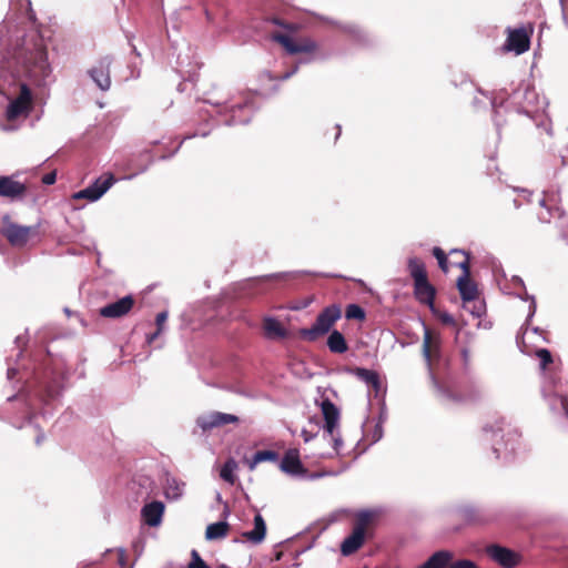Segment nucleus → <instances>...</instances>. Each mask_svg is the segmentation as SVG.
I'll list each match as a JSON object with an SVG mask.
<instances>
[{"label":"nucleus","instance_id":"1","mask_svg":"<svg viewBox=\"0 0 568 568\" xmlns=\"http://www.w3.org/2000/svg\"><path fill=\"white\" fill-rule=\"evenodd\" d=\"M17 62L22 73L37 84L42 83L51 73L47 47L38 33L24 40L17 53Z\"/></svg>","mask_w":568,"mask_h":568},{"label":"nucleus","instance_id":"2","mask_svg":"<svg viewBox=\"0 0 568 568\" xmlns=\"http://www.w3.org/2000/svg\"><path fill=\"white\" fill-rule=\"evenodd\" d=\"M341 307L336 304L329 305L317 315L312 327L301 331V336L307 341H315L320 336L331 332V328L341 318Z\"/></svg>","mask_w":568,"mask_h":568},{"label":"nucleus","instance_id":"3","mask_svg":"<svg viewBox=\"0 0 568 568\" xmlns=\"http://www.w3.org/2000/svg\"><path fill=\"white\" fill-rule=\"evenodd\" d=\"M452 255H460L463 260L456 262V265L463 270V275L457 280V287L460 292L463 300L471 301L477 295V288L475 284L469 280V266H468V257L464 252L453 250L450 252Z\"/></svg>","mask_w":568,"mask_h":568},{"label":"nucleus","instance_id":"4","mask_svg":"<svg viewBox=\"0 0 568 568\" xmlns=\"http://www.w3.org/2000/svg\"><path fill=\"white\" fill-rule=\"evenodd\" d=\"M31 102V91L26 83H22L19 97L13 99L7 108V119L13 121L22 115L26 116L30 111Z\"/></svg>","mask_w":568,"mask_h":568},{"label":"nucleus","instance_id":"5","mask_svg":"<svg viewBox=\"0 0 568 568\" xmlns=\"http://www.w3.org/2000/svg\"><path fill=\"white\" fill-rule=\"evenodd\" d=\"M273 39L282 44L291 54L312 53L317 48L316 43L310 38H293L287 34H276Z\"/></svg>","mask_w":568,"mask_h":568},{"label":"nucleus","instance_id":"6","mask_svg":"<svg viewBox=\"0 0 568 568\" xmlns=\"http://www.w3.org/2000/svg\"><path fill=\"white\" fill-rule=\"evenodd\" d=\"M3 234L13 246H23L38 235V227L11 223L4 227Z\"/></svg>","mask_w":568,"mask_h":568},{"label":"nucleus","instance_id":"7","mask_svg":"<svg viewBox=\"0 0 568 568\" xmlns=\"http://www.w3.org/2000/svg\"><path fill=\"white\" fill-rule=\"evenodd\" d=\"M114 183V178L109 174L105 179H98L93 184L72 195L74 200L85 199L90 202L98 201Z\"/></svg>","mask_w":568,"mask_h":568},{"label":"nucleus","instance_id":"8","mask_svg":"<svg viewBox=\"0 0 568 568\" xmlns=\"http://www.w3.org/2000/svg\"><path fill=\"white\" fill-rule=\"evenodd\" d=\"M321 410L325 420L324 429L337 445L339 439L335 437V433L339 426V410L329 399H324L321 403Z\"/></svg>","mask_w":568,"mask_h":568},{"label":"nucleus","instance_id":"9","mask_svg":"<svg viewBox=\"0 0 568 568\" xmlns=\"http://www.w3.org/2000/svg\"><path fill=\"white\" fill-rule=\"evenodd\" d=\"M440 344V336L425 327L423 356L429 367L432 366V363L439 357Z\"/></svg>","mask_w":568,"mask_h":568},{"label":"nucleus","instance_id":"10","mask_svg":"<svg viewBox=\"0 0 568 568\" xmlns=\"http://www.w3.org/2000/svg\"><path fill=\"white\" fill-rule=\"evenodd\" d=\"M237 416L221 412H212L197 418V425L203 429H211L226 424L237 423Z\"/></svg>","mask_w":568,"mask_h":568},{"label":"nucleus","instance_id":"11","mask_svg":"<svg viewBox=\"0 0 568 568\" xmlns=\"http://www.w3.org/2000/svg\"><path fill=\"white\" fill-rule=\"evenodd\" d=\"M134 305L132 296H124L100 310V315L106 318H119L128 314Z\"/></svg>","mask_w":568,"mask_h":568},{"label":"nucleus","instance_id":"12","mask_svg":"<svg viewBox=\"0 0 568 568\" xmlns=\"http://www.w3.org/2000/svg\"><path fill=\"white\" fill-rule=\"evenodd\" d=\"M488 555L500 566L513 568L519 562V555L508 548L500 546H490L487 548Z\"/></svg>","mask_w":568,"mask_h":568},{"label":"nucleus","instance_id":"13","mask_svg":"<svg viewBox=\"0 0 568 568\" xmlns=\"http://www.w3.org/2000/svg\"><path fill=\"white\" fill-rule=\"evenodd\" d=\"M507 51L521 54L529 49V37L524 29L510 30L505 44Z\"/></svg>","mask_w":568,"mask_h":568},{"label":"nucleus","instance_id":"14","mask_svg":"<svg viewBox=\"0 0 568 568\" xmlns=\"http://www.w3.org/2000/svg\"><path fill=\"white\" fill-rule=\"evenodd\" d=\"M281 469L290 475H303L305 469L300 459V453L297 449H290L285 453L282 462Z\"/></svg>","mask_w":568,"mask_h":568},{"label":"nucleus","instance_id":"15","mask_svg":"<svg viewBox=\"0 0 568 568\" xmlns=\"http://www.w3.org/2000/svg\"><path fill=\"white\" fill-rule=\"evenodd\" d=\"M163 513L164 505L161 501H152L150 504H146L141 510V515L145 524H148L151 527H156L161 524Z\"/></svg>","mask_w":568,"mask_h":568},{"label":"nucleus","instance_id":"16","mask_svg":"<svg viewBox=\"0 0 568 568\" xmlns=\"http://www.w3.org/2000/svg\"><path fill=\"white\" fill-rule=\"evenodd\" d=\"M26 192V186L9 176H0V196L19 197Z\"/></svg>","mask_w":568,"mask_h":568},{"label":"nucleus","instance_id":"17","mask_svg":"<svg viewBox=\"0 0 568 568\" xmlns=\"http://www.w3.org/2000/svg\"><path fill=\"white\" fill-rule=\"evenodd\" d=\"M265 536H266V524H265L263 517L260 514H256L254 517L253 530L243 532L242 537L245 540H247L254 545H258L265 539Z\"/></svg>","mask_w":568,"mask_h":568},{"label":"nucleus","instance_id":"18","mask_svg":"<svg viewBox=\"0 0 568 568\" xmlns=\"http://www.w3.org/2000/svg\"><path fill=\"white\" fill-rule=\"evenodd\" d=\"M364 539L365 532L362 531V528H354L353 532L341 545L342 554L344 556L352 555L362 547Z\"/></svg>","mask_w":568,"mask_h":568},{"label":"nucleus","instance_id":"19","mask_svg":"<svg viewBox=\"0 0 568 568\" xmlns=\"http://www.w3.org/2000/svg\"><path fill=\"white\" fill-rule=\"evenodd\" d=\"M110 62L104 60L101 61L99 67H95L91 70V77L97 85L105 91L111 85L110 74H109Z\"/></svg>","mask_w":568,"mask_h":568},{"label":"nucleus","instance_id":"20","mask_svg":"<svg viewBox=\"0 0 568 568\" xmlns=\"http://www.w3.org/2000/svg\"><path fill=\"white\" fill-rule=\"evenodd\" d=\"M415 296L416 298L424 304H427L429 306H433L434 297H435V290L434 287L428 283V280L415 282Z\"/></svg>","mask_w":568,"mask_h":568},{"label":"nucleus","instance_id":"21","mask_svg":"<svg viewBox=\"0 0 568 568\" xmlns=\"http://www.w3.org/2000/svg\"><path fill=\"white\" fill-rule=\"evenodd\" d=\"M185 484L172 476H166L164 494L168 499L178 500L184 494Z\"/></svg>","mask_w":568,"mask_h":568},{"label":"nucleus","instance_id":"22","mask_svg":"<svg viewBox=\"0 0 568 568\" xmlns=\"http://www.w3.org/2000/svg\"><path fill=\"white\" fill-rule=\"evenodd\" d=\"M453 556L449 551H437L417 568H445L450 562Z\"/></svg>","mask_w":568,"mask_h":568},{"label":"nucleus","instance_id":"23","mask_svg":"<svg viewBox=\"0 0 568 568\" xmlns=\"http://www.w3.org/2000/svg\"><path fill=\"white\" fill-rule=\"evenodd\" d=\"M263 326L265 334L270 338H282L286 336V329L276 318L266 317Z\"/></svg>","mask_w":568,"mask_h":568},{"label":"nucleus","instance_id":"24","mask_svg":"<svg viewBox=\"0 0 568 568\" xmlns=\"http://www.w3.org/2000/svg\"><path fill=\"white\" fill-rule=\"evenodd\" d=\"M327 346L331 352L338 354H343L348 349L347 343L343 334L336 329L329 333V336L327 338Z\"/></svg>","mask_w":568,"mask_h":568},{"label":"nucleus","instance_id":"25","mask_svg":"<svg viewBox=\"0 0 568 568\" xmlns=\"http://www.w3.org/2000/svg\"><path fill=\"white\" fill-rule=\"evenodd\" d=\"M229 531V524L226 521H217L206 527L205 538L207 540H215L224 538Z\"/></svg>","mask_w":568,"mask_h":568},{"label":"nucleus","instance_id":"26","mask_svg":"<svg viewBox=\"0 0 568 568\" xmlns=\"http://www.w3.org/2000/svg\"><path fill=\"white\" fill-rule=\"evenodd\" d=\"M278 458L277 454L272 450H260L251 459L246 460L250 470H254L260 463L263 462H276Z\"/></svg>","mask_w":568,"mask_h":568},{"label":"nucleus","instance_id":"27","mask_svg":"<svg viewBox=\"0 0 568 568\" xmlns=\"http://www.w3.org/2000/svg\"><path fill=\"white\" fill-rule=\"evenodd\" d=\"M408 268L412 277L414 278V283L427 280L425 265L418 258H410L408 262Z\"/></svg>","mask_w":568,"mask_h":568},{"label":"nucleus","instance_id":"28","mask_svg":"<svg viewBox=\"0 0 568 568\" xmlns=\"http://www.w3.org/2000/svg\"><path fill=\"white\" fill-rule=\"evenodd\" d=\"M355 375L361 381L366 383L368 386H372L374 389L377 390L379 388V378H378V375L374 371L366 369V368H356Z\"/></svg>","mask_w":568,"mask_h":568},{"label":"nucleus","instance_id":"29","mask_svg":"<svg viewBox=\"0 0 568 568\" xmlns=\"http://www.w3.org/2000/svg\"><path fill=\"white\" fill-rule=\"evenodd\" d=\"M237 469V464L234 459H229L220 470V477L226 483L233 485L235 483V470Z\"/></svg>","mask_w":568,"mask_h":568},{"label":"nucleus","instance_id":"30","mask_svg":"<svg viewBox=\"0 0 568 568\" xmlns=\"http://www.w3.org/2000/svg\"><path fill=\"white\" fill-rule=\"evenodd\" d=\"M375 516L376 513L372 510H364L358 513L356 526L354 528H362V531L365 532L366 527L375 518Z\"/></svg>","mask_w":568,"mask_h":568},{"label":"nucleus","instance_id":"31","mask_svg":"<svg viewBox=\"0 0 568 568\" xmlns=\"http://www.w3.org/2000/svg\"><path fill=\"white\" fill-rule=\"evenodd\" d=\"M346 317L348 320H364L365 318V312L363 308L356 304H349L346 308L345 313Z\"/></svg>","mask_w":568,"mask_h":568},{"label":"nucleus","instance_id":"32","mask_svg":"<svg viewBox=\"0 0 568 568\" xmlns=\"http://www.w3.org/2000/svg\"><path fill=\"white\" fill-rule=\"evenodd\" d=\"M433 254L437 258L438 265L443 270V272L447 273L449 271V265L444 251L439 247H435L433 250Z\"/></svg>","mask_w":568,"mask_h":568},{"label":"nucleus","instance_id":"33","mask_svg":"<svg viewBox=\"0 0 568 568\" xmlns=\"http://www.w3.org/2000/svg\"><path fill=\"white\" fill-rule=\"evenodd\" d=\"M511 288L515 290L514 294L523 298V294L526 293L523 280L519 276H513L510 280Z\"/></svg>","mask_w":568,"mask_h":568},{"label":"nucleus","instance_id":"34","mask_svg":"<svg viewBox=\"0 0 568 568\" xmlns=\"http://www.w3.org/2000/svg\"><path fill=\"white\" fill-rule=\"evenodd\" d=\"M168 320V313L161 312L156 315V326L158 331L149 337V342L151 343L156 336L163 331V326Z\"/></svg>","mask_w":568,"mask_h":568},{"label":"nucleus","instance_id":"35","mask_svg":"<svg viewBox=\"0 0 568 568\" xmlns=\"http://www.w3.org/2000/svg\"><path fill=\"white\" fill-rule=\"evenodd\" d=\"M536 355L540 359L541 369H545L546 366L552 362L551 354L546 348L538 349Z\"/></svg>","mask_w":568,"mask_h":568},{"label":"nucleus","instance_id":"36","mask_svg":"<svg viewBox=\"0 0 568 568\" xmlns=\"http://www.w3.org/2000/svg\"><path fill=\"white\" fill-rule=\"evenodd\" d=\"M191 561L189 564V568H210L204 560L200 557L196 550L191 551Z\"/></svg>","mask_w":568,"mask_h":568},{"label":"nucleus","instance_id":"37","mask_svg":"<svg viewBox=\"0 0 568 568\" xmlns=\"http://www.w3.org/2000/svg\"><path fill=\"white\" fill-rule=\"evenodd\" d=\"M448 568H477V566L471 560L465 559L452 564Z\"/></svg>","mask_w":568,"mask_h":568},{"label":"nucleus","instance_id":"38","mask_svg":"<svg viewBox=\"0 0 568 568\" xmlns=\"http://www.w3.org/2000/svg\"><path fill=\"white\" fill-rule=\"evenodd\" d=\"M118 562L121 567L126 566V556L125 550L123 548L118 549Z\"/></svg>","mask_w":568,"mask_h":568},{"label":"nucleus","instance_id":"39","mask_svg":"<svg viewBox=\"0 0 568 568\" xmlns=\"http://www.w3.org/2000/svg\"><path fill=\"white\" fill-rule=\"evenodd\" d=\"M440 320L445 324H449V325H454L455 324L454 317L450 314H448V313H443L440 315Z\"/></svg>","mask_w":568,"mask_h":568},{"label":"nucleus","instance_id":"40","mask_svg":"<svg viewBox=\"0 0 568 568\" xmlns=\"http://www.w3.org/2000/svg\"><path fill=\"white\" fill-rule=\"evenodd\" d=\"M42 182L44 184H53L55 182V173H48L43 176Z\"/></svg>","mask_w":568,"mask_h":568},{"label":"nucleus","instance_id":"41","mask_svg":"<svg viewBox=\"0 0 568 568\" xmlns=\"http://www.w3.org/2000/svg\"><path fill=\"white\" fill-rule=\"evenodd\" d=\"M535 312H536V303H535L534 297H531L528 317L530 318L535 314Z\"/></svg>","mask_w":568,"mask_h":568},{"label":"nucleus","instance_id":"42","mask_svg":"<svg viewBox=\"0 0 568 568\" xmlns=\"http://www.w3.org/2000/svg\"><path fill=\"white\" fill-rule=\"evenodd\" d=\"M282 277H283V274H272V275L263 276L261 280L266 281V280L282 278Z\"/></svg>","mask_w":568,"mask_h":568},{"label":"nucleus","instance_id":"43","mask_svg":"<svg viewBox=\"0 0 568 568\" xmlns=\"http://www.w3.org/2000/svg\"><path fill=\"white\" fill-rule=\"evenodd\" d=\"M303 437H304V440H305V442H308V440H310V436L307 435V432H306V430H303Z\"/></svg>","mask_w":568,"mask_h":568},{"label":"nucleus","instance_id":"44","mask_svg":"<svg viewBox=\"0 0 568 568\" xmlns=\"http://www.w3.org/2000/svg\"><path fill=\"white\" fill-rule=\"evenodd\" d=\"M296 70H297V68H295L291 73L285 74V75H284V79L290 78L293 73H295V72H296Z\"/></svg>","mask_w":568,"mask_h":568},{"label":"nucleus","instance_id":"45","mask_svg":"<svg viewBox=\"0 0 568 568\" xmlns=\"http://www.w3.org/2000/svg\"><path fill=\"white\" fill-rule=\"evenodd\" d=\"M24 1H26L27 7L30 9V7H31L30 0H24Z\"/></svg>","mask_w":568,"mask_h":568},{"label":"nucleus","instance_id":"46","mask_svg":"<svg viewBox=\"0 0 568 568\" xmlns=\"http://www.w3.org/2000/svg\"><path fill=\"white\" fill-rule=\"evenodd\" d=\"M504 291H505V292H507V293H509V294L511 293V292H510V287H506V286H505V287H504Z\"/></svg>","mask_w":568,"mask_h":568}]
</instances>
